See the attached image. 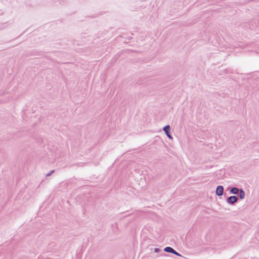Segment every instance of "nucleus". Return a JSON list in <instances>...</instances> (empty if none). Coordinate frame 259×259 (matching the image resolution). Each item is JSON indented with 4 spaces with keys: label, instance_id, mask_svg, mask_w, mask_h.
Returning a JSON list of instances; mask_svg holds the SVG:
<instances>
[{
    "label": "nucleus",
    "instance_id": "f257e3e1",
    "mask_svg": "<svg viewBox=\"0 0 259 259\" xmlns=\"http://www.w3.org/2000/svg\"><path fill=\"white\" fill-rule=\"evenodd\" d=\"M224 192V188L222 186H219L216 189V194L219 196L223 195Z\"/></svg>",
    "mask_w": 259,
    "mask_h": 259
},
{
    "label": "nucleus",
    "instance_id": "6e6552de",
    "mask_svg": "<svg viewBox=\"0 0 259 259\" xmlns=\"http://www.w3.org/2000/svg\"><path fill=\"white\" fill-rule=\"evenodd\" d=\"M167 135V136L169 138H170V139H172V138H171V136L169 135V133H168V135Z\"/></svg>",
    "mask_w": 259,
    "mask_h": 259
},
{
    "label": "nucleus",
    "instance_id": "0eeeda50",
    "mask_svg": "<svg viewBox=\"0 0 259 259\" xmlns=\"http://www.w3.org/2000/svg\"><path fill=\"white\" fill-rule=\"evenodd\" d=\"M173 254L177 255L178 256H181V254H179L178 252H176V251H175V252H173Z\"/></svg>",
    "mask_w": 259,
    "mask_h": 259
},
{
    "label": "nucleus",
    "instance_id": "423d86ee",
    "mask_svg": "<svg viewBox=\"0 0 259 259\" xmlns=\"http://www.w3.org/2000/svg\"><path fill=\"white\" fill-rule=\"evenodd\" d=\"M231 192L233 194H237L238 192V189L236 188H233L231 189Z\"/></svg>",
    "mask_w": 259,
    "mask_h": 259
},
{
    "label": "nucleus",
    "instance_id": "7ed1b4c3",
    "mask_svg": "<svg viewBox=\"0 0 259 259\" xmlns=\"http://www.w3.org/2000/svg\"><path fill=\"white\" fill-rule=\"evenodd\" d=\"M164 250L165 252H170V253H173L174 252H175V250L173 248L170 247H165L164 249Z\"/></svg>",
    "mask_w": 259,
    "mask_h": 259
},
{
    "label": "nucleus",
    "instance_id": "39448f33",
    "mask_svg": "<svg viewBox=\"0 0 259 259\" xmlns=\"http://www.w3.org/2000/svg\"><path fill=\"white\" fill-rule=\"evenodd\" d=\"M239 195L241 199H243L244 198L245 193L243 191L240 190Z\"/></svg>",
    "mask_w": 259,
    "mask_h": 259
},
{
    "label": "nucleus",
    "instance_id": "f03ea898",
    "mask_svg": "<svg viewBox=\"0 0 259 259\" xmlns=\"http://www.w3.org/2000/svg\"><path fill=\"white\" fill-rule=\"evenodd\" d=\"M237 197L236 196H230L228 199V202L231 204H233L237 201Z\"/></svg>",
    "mask_w": 259,
    "mask_h": 259
},
{
    "label": "nucleus",
    "instance_id": "20e7f679",
    "mask_svg": "<svg viewBox=\"0 0 259 259\" xmlns=\"http://www.w3.org/2000/svg\"><path fill=\"white\" fill-rule=\"evenodd\" d=\"M163 130L164 132L165 133L166 135H168V133L169 132L170 130V127L169 125H166L163 128Z\"/></svg>",
    "mask_w": 259,
    "mask_h": 259
}]
</instances>
